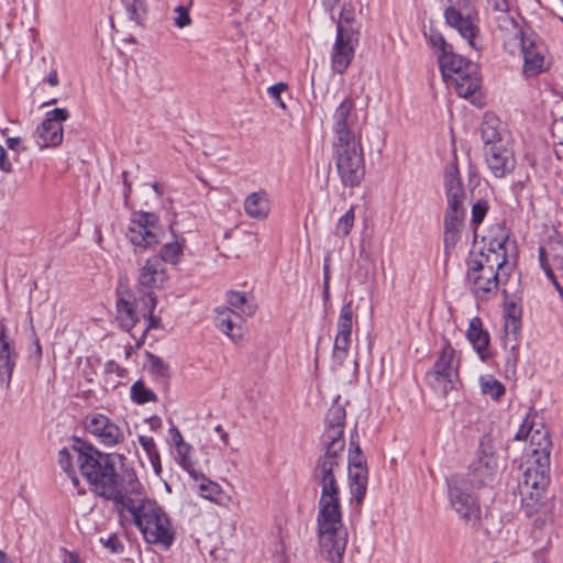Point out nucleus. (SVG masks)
I'll use <instances>...</instances> for the list:
<instances>
[{"instance_id": "9b49d317", "label": "nucleus", "mask_w": 563, "mask_h": 563, "mask_svg": "<svg viewBox=\"0 0 563 563\" xmlns=\"http://www.w3.org/2000/svg\"><path fill=\"white\" fill-rule=\"evenodd\" d=\"M126 238L136 247L152 249L164 238L158 217L153 212H139L131 219Z\"/></svg>"}, {"instance_id": "9d476101", "label": "nucleus", "mask_w": 563, "mask_h": 563, "mask_svg": "<svg viewBox=\"0 0 563 563\" xmlns=\"http://www.w3.org/2000/svg\"><path fill=\"white\" fill-rule=\"evenodd\" d=\"M498 470V457L494 451L492 439L484 435L481 439L477 457L468 467V481L474 487L492 485Z\"/></svg>"}, {"instance_id": "e2e57ef3", "label": "nucleus", "mask_w": 563, "mask_h": 563, "mask_svg": "<svg viewBox=\"0 0 563 563\" xmlns=\"http://www.w3.org/2000/svg\"><path fill=\"white\" fill-rule=\"evenodd\" d=\"M506 389H482L484 395H489L495 401H498L504 395Z\"/></svg>"}, {"instance_id": "c756f323", "label": "nucleus", "mask_w": 563, "mask_h": 563, "mask_svg": "<svg viewBox=\"0 0 563 563\" xmlns=\"http://www.w3.org/2000/svg\"><path fill=\"white\" fill-rule=\"evenodd\" d=\"M246 214L253 219H265L269 213V199L264 190L250 194L244 201Z\"/></svg>"}, {"instance_id": "ea45409f", "label": "nucleus", "mask_w": 563, "mask_h": 563, "mask_svg": "<svg viewBox=\"0 0 563 563\" xmlns=\"http://www.w3.org/2000/svg\"><path fill=\"white\" fill-rule=\"evenodd\" d=\"M355 221V208L351 206L350 209L339 218L333 234L338 238H346L352 228L354 227Z\"/></svg>"}, {"instance_id": "5701e85b", "label": "nucleus", "mask_w": 563, "mask_h": 563, "mask_svg": "<svg viewBox=\"0 0 563 563\" xmlns=\"http://www.w3.org/2000/svg\"><path fill=\"white\" fill-rule=\"evenodd\" d=\"M16 352L8 336V328L0 325V385H9L15 366Z\"/></svg>"}, {"instance_id": "a878e982", "label": "nucleus", "mask_w": 563, "mask_h": 563, "mask_svg": "<svg viewBox=\"0 0 563 563\" xmlns=\"http://www.w3.org/2000/svg\"><path fill=\"white\" fill-rule=\"evenodd\" d=\"M88 446L86 444H82L80 448L73 446L71 449H62L58 452V464L63 468V471L68 475V477L71 479L75 487L78 486L79 479L76 475L75 470V463L80 471V462L79 457L81 459L85 455H88Z\"/></svg>"}, {"instance_id": "f3484780", "label": "nucleus", "mask_w": 563, "mask_h": 563, "mask_svg": "<svg viewBox=\"0 0 563 563\" xmlns=\"http://www.w3.org/2000/svg\"><path fill=\"white\" fill-rule=\"evenodd\" d=\"M85 426L86 430L103 445L113 446L124 441L122 429L102 413L87 416Z\"/></svg>"}, {"instance_id": "4d7b16f0", "label": "nucleus", "mask_w": 563, "mask_h": 563, "mask_svg": "<svg viewBox=\"0 0 563 563\" xmlns=\"http://www.w3.org/2000/svg\"><path fill=\"white\" fill-rule=\"evenodd\" d=\"M479 385L486 387H504L500 382L495 379L492 375H483L479 377Z\"/></svg>"}, {"instance_id": "4c0bfd02", "label": "nucleus", "mask_w": 563, "mask_h": 563, "mask_svg": "<svg viewBox=\"0 0 563 563\" xmlns=\"http://www.w3.org/2000/svg\"><path fill=\"white\" fill-rule=\"evenodd\" d=\"M355 24V12L354 8L351 4H344L341 9L340 16L336 23V32H339L340 29L343 31H349V35H356L358 36V32Z\"/></svg>"}, {"instance_id": "bf43d9fd", "label": "nucleus", "mask_w": 563, "mask_h": 563, "mask_svg": "<svg viewBox=\"0 0 563 563\" xmlns=\"http://www.w3.org/2000/svg\"><path fill=\"white\" fill-rule=\"evenodd\" d=\"M106 372L108 375H111L113 373H115L118 376H123V373L125 372L123 368H121L119 366L118 363H115L114 361H109L107 364H106Z\"/></svg>"}, {"instance_id": "2eb2a0df", "label": "nucleus", "mask_w": 563, "mask_h": 563, "mask_svg": "<svg viewBox=\"0 0 563 563\" xmlns=\"http://www.w3.org/2000/svg\"><path fill=\"white\" fill-rule=\"evenodd\" d=\"M69 118V112L63 108L48 111L43 122L36 129L37 144L41 148L56 147L63 142L62 123Z\"/></svg>"}, {"instance_id": "13d9d810", "label": "nucleus", "mask_w": 563, "mask_h": 563, "mask_svg": "<svg viewBox=\"0 0 563 563\" xmlns=\"http://www.w3.org/2000/svg\"><path fill=\"white\" fill-rule=\"evenodd\" d=\"M7 146L14 151L15 153H20L25 151V147L22 145L21 137H8L7 139Z\"/></svg>"}, {"instance_id": "a19ab883", "label": "nucleus", "mask_w": 563, "mask_h": 563, "mask_svg": "<svg viewBox=\"0 0 563 563\" xmlns=\"http://www.w3.org/2000/svg\"><path fill=\"white\" fill-rule=\"evenodd\" d=\"M183 254V245L178 242H167L163 245L161 250V255L158 256L162 260V263H170L177 264L179 262L180 255Z\"/></svg>"}, {"instance_id": "79ce46f5", "label": "nucleus", "mask_w": 563, "mask_h": 563, "mask_svg": "<svg viewBox=\"0 0 563 563\" xmlns=\"http://www.w3.org/2000/svg\"><path fill=\"white\" fill-rule=\"evenodd\" d=\"M199 479L201 481L199 483L200 496L209 500H216L222 493L220 485L207 479L201 473H198V478L196 481L198 482Z\"/></svg>"}, {"instance_id": "6e6d98bb", "label": "nucleus", "mask_w": 563, "mask_h": 563, "mask_svg": "<svg viewBox=\"0 0 563 563\" xmlns=\"http://www.w3.org/2000/svg\"><path fill=\"white\" fill-rule=\"evenodd\" d=\"M0 169L7 174L13 172L12 163L2 145H0Z\"/></svg>"}, {"instance_id": "680f3d73", "label": "nucleus", "mask_w": 563, "mask_h": 563, "mask_svg": "<svg viewBox=\"0 0 563 563\" xmlns=\"http://www.w3.org/2000/svg\"><path fill=\"white\" fill-rule=\"evenodd\" d=\"M468 184L476 186L478 184V169L475 165L470 164L468 165Z\"/></svg>"}, {"instance_id": "ddd939ff", "label": "nucleus", "mask_w": 563, "mask_h": 563, "mask_svg": "<svg viewBox=\"0 0 563 563\" xmlns=\"http://www.w3.org/2000/svg\"><path fill=\"white\" fill-rule=\"evenodd\" d=\"M449 497L453 509L466 523H477L481 519V507L477 498L464 487L463 481L452 478L449 482Z\"/></svg>"}, {"instance_id": "603ef678", "label": "nucleus", "mask_w": 563, "mask_h": 563, "mask_svg": "<svg viewBox=\"0 0 563 563\" xmlns=\"http://www.w3.org/2000/svg\"><path fill=\"white\" fill-rule=\"evenodd\" d=\"M147 298H148V301H150V318H148V324L146 327V329L144 330V332H146L150 328H157L158 324H159V318L153 316V311L156 307V302H157V299H156V296L150 291L147 292ZM145 333H143L144 335Z\"/></svg>"}, {"instance_id": "4468645a", "label": "nucleus", "mask_w": 563, "mask_h": 563, "mask_svg": "<svg viewBox=\"0 0 563 563\" xmlns=\"http://www.w3.org/2000/svg\"><path fill=\"white\" fill-rule=\"evenodd\" d=\"M455 351L446 344L434 363L432 372L427 374V380L429 385H440L445 387L446 385L454 386L455 384H463L460 379L457 371V361L455 360Z\"/></svg>"}, {"instance_id": "49530a36", "label": "nucleus", "mask_w": 563, "mask_h": 563, "mask_svg": "<svg viewBox=\"0 0 563 563\" xmlns=\"http://www.w3.org/2000/svg\"><path fill=\"white\" fill-rule=\"evenodd\" d=\"M147 360H148V366L150 371L157 376L165 377L168 374V366L165 364V362L151 353H147Z\"/></svg>"}, {"instance_id": "423d86ee", "label": "nucleus", "mask_w": 563, "mask_h": 563, "mask_svg": "<svg viewBox=\"0 0 563 563\" xmlns=\"http://www.w3.org/2000/svg\"><path fill=\"white\" fill-rule=\"evenodd\" d=\"M515 34L503 41L506 52L522 56V74L525 77H534L550 67V54L541 36L529 25L521 26Z\"/></svg>"}, {"instance_id": "f8f14e48", "label": "nucleus", "mask_w": 563, "mask_h": 563, "mask_svg": "<svg viewBox=\"0 0 563 563\" xmlns=\"http://www.w3.org/2000/svg\"><path fill=\"white\" fill-rule=\"evenodd\" d=\"M332 121L334 134L332 143L362 141L361 130L357 126L355 103L351 98H345L338 106L332 115Z\"/></svg>"}, {"instance_id": "37998d69", "label": "nucleus", "mask_w": 563, "mask_h": 563, "mask_svg": "<svg viewBox=\"0 0 563 563\" xmlns=\"http://www.w3.org/2000/svg\"><path fill=\"white\" fill-rule=\"evenodd\" d=\"M351 346V336L335 335L333 344V358L338 364H342L349 354Z\"/></svg>"}, {"instance_id": "7c9ffc66", "label": "nucleus", "mask_w": 563, "mask_h": 563, "mask_svg": "<svg viewBox=\"0 0 563 563\" xmlns=\"http://www.w3.org/2000/svg\"><path fill=\"white\" fill-rule=\"evenodd\" d=\"M367 467L349 468V485L352 497L356 504H361L367 489Z\"/></svg>"}, {"instance_id": "3c124183", "label": "nucleus", "mask_w": 563, "mask_h": 563, "mask_svg": "<svg viewBox=\"0 0 563 563\" xmlns=\"http://www.w3.org/2000/svg\"><path fill=\"white\" fill-rule=\"evenodd\" d=\"M287 90V85L284 82H277L268 87L267 92L272 99H274L282 109H286V104L282 100V92Z\"/></svg>"}, {"instance_id": "f03ea898", "label": "nucleus", "mask_w": 563, "mask_h": 563, "mask_svg": "<svg viewBox=\"0 0 563 563\" xmlns=\"http://www.w3.org/2000/svg\"><path fill=\"white\" fill-rule=\"evenodd\" d=\"M80 474L90 489L104 499L112 500L118 509L136 492L139 482L125 456L109 454L88 446V455L80 460Z\"/></svg>"}, {"instance_id": "a211bd4d", "label": "nucleus", "mask_w": 563, "mask_h": 563, "mask_svg": "<svg viewBox=\"0 0 563 563\" xmlns=\"http://www.w3.org/2000/svg\"><path fill=\"white\" fill-rule=\"evenodd\" d=\"M446 23L455 29L460 35L465 38L468 45L476 52L482 51L483 45L479 36V29L473 21L470 13L456 9L454 5H449L444 11Z\"/></svg>"}, {"instance_id": "1a4fd4ad", "label": "nucleus", "mask_w": 563, "mask_h": 563, "mask_svg": "<svg viewBox=\"0 0 563 563\" xmlns=\"http://www.w3.org/2000/svg\"><path fill=\"white\" fill-rule=\"evenodd\" d=\"M331 154L341 184L347 188L358 187L365 176L362 141L332 143Z\"/></svg>"}, {"instance_id": "0e129e2a", "label": "nucleus", "mask_w": 563, "mask_h": 563, "mask_svg": "<svg viewBox=\"0 0 563 563\" xmlns=\"http://www.w3.org/2000/svg\"><path fill=\"white\" fill-rule=\"evenodd\" d=\"M82 374L86 377L87 383H93L92 375H96V374L88 363L82 367Z\"/></svg>"}, {"instance_id": "338daca9", "label": "nucleus", "mask_w": 563, "mask_h": 563, "mask_svg": "<svg viewBox=\"0 0 563 563\" xmlns=\"http://www.w3.org/2000/svg\"><path fill=\"white\" fill-rule=\"evenodd\" d=\"M214 431H216L217 433H219V435H220L221 440L223 441V443H224V444H228V442H229V435H228V433L223 430V428H222L220 424H218V426L214 428Z\"/></svg>"}, {"instance_id": "864d4df0", "label": "nucleus", "mask_w": 563, "mask_h": 563, "mask_svg": "<svg viewBox=\"0 0 563 563\" xmlns=\"http://www.w3.org/2000/svg\"><path fill=\"white\" fill-rule=\"evenodd\" d=\"M539 261L542 269L544 271L548 278L554 284L556 280L555 275L552 271L551 265L547 262V250L544 247H539Z\"/></svg>"}, {"instance_id": "72a5a7b5", "label": "nucleus", "mask_w": 563, "mask_h": 563, "mask_svg": "<svg viewBox=\"0 0 563 563\" xmlns=\"http://www.w3.org/2000/svg\"><path fill=\"white\" fill-rule=\"evenodd\" d=\"M139 442L145 451L155 475L159 476L162 473L161 456L154 439L152 437L140 435Z\"/></svg>"}, {"instance_id": "7ed1b4c3", "label": "nucleus", "mask_w": 563, "mask_h": 563, "mask_svg": "<svg viewBox=\"0 0 563 563\" xmlns=\"http://www.w3.org/2000/svg\"><path fill=\"white\" fill-rule=\"evenodd\" d=\"M534 420L536 415L528 413L515 435L516 440H529V448L520 466L522 470L520 481L531 482V485H549L552 442L543 424L534 428Z\"/></svg>"}, {"instance_id": "2f4dec72", "label": "nucleus", "mask_w": 563, "mask_h": 563, "mask_svg": "<svg viewBox=\"0 0 563 563\" xmlns=\"http://www.w3.org/2000/svg\"><path fill=\"white\" fill-rule=\"evenodd\" d=\"M228 307L231 308L239 316H253L257 309V306L251 300L244 292L229 291L227 294Z\"/></svg>"}, {"instance_id": "09e8293b", "label": "nucleus", "mask_w": 563, "mask_h": 563, "mask_svg": "<svg viewBox=\"0 0 563 563\" xmlns=\"http://www.w3.org/2000/svg\"><path fill=\"white\" fill-rule=\"evenodd\" d=\"M175 16H174V24L179 27H186L191 24V18L189 15V9L185 5H177L174 10Z\"/></svg>"}, {"instance_id": "aec40b11", "label": "nucleus", "mask_w": 563, "mask_h": 563, "mask_svg": "<svg viewBox=\"0 0 563 563\" xmlns=\"http://www.w3.org/2000/svg\"><path fill=\"white\" fill-rule=\"evenodd\" d=\"M531 482L519 481L518 492L520 495L521 507L528 517L538 514L548 501L549 485H531Z\"/></svg>"}, {"instance_id": "58836bf2", "label": "nucleus", "mask_w": 563, "mask_h": 563, "mask_svg": "<svg viewBox=\"0 0 563 563\" xmlns=\"http://www.w3.org/2000/svg\"><path fill=\"white\" fill-rule=\"evenodd\" d=\"M175 449L177 452L176 460H177L178 464L185 471H187L188 474L194 479H197L198 472L195 470L194 462L191 461V457H190L191 446L188 443L184 442L183 444L180 443L179 445L175 446Z\"/></svg>"}, {"instance_id": "39448f33", "label": "nucleus", "mask_w": 563, "mask_h": 563, "mask_svg": "<svg viewBox=\"0 0 563 563\" xmlns=\"http://www.w3.org/2000/svg\"><path fill=\"white\" fill-rule=\"evenodd\" d=\"M481 136L484 143L485 162L490 173L496 178L511 174L517 165L514 142L499 120L493 115H486L481 125Z\"/></svg>"}, {"instance_id": "dca6fc26", "label": "nucleus", "mask_w": 563, "mask_h": 563, "mask_svg": "<svg viewBox=\"0 0 563 563\" xmlns=\"http://www.w3.org/2000/svg\"><path fill=\"white\" fill-rule=\"evenodd\" d=\"M507 273H499L498 271H490L483 268V264H470L467 269V278L473 284L474 292L478 297H486L489 294L496 292L500 285H507L509 277L504 280Z\"/></svg>"}, {"instance_id": "c03bdc74", "label": "nucleus", "mask_w": 563, "mask_h": 563, "mask_svg": "<svg viewBox=\"0 0 563 563\" xmlns=\"http://www.w3.org/2000/svg\"><path fill=\"white\" fill-rule=\"evenodd\" d=\"M424 36L428 38L430 45L438 49L439 54H444V52H449V49L453 48L452 45L445 41L444 36L432 26H430L428 31H424Z\"/></svg>"}, {"instance_id": "f704fd0d", "label": "nucleus", "mask_w": 563, "mask_h": 563, "mask_svg": "<svg viewBox=\"0 0 563 563\" xmlns=\"http://www.w3.org/2000/svg\"><path fill=\"white\" fill-rule=\"evenodd\" d=\"M547 250V262L551 258L552 264L555 268L563 269V241L555 234L549 236L547 245L543 246Z\"/></svg>"}, {"instance_id": "bb28decb", "label": "nucleus", "mask_w": 563, "mask_h": 563, "mask_svg": "<svg viewBox=\"0 0 563 563\" xmlns=\"http://www.w3.org/2000/svg\"><path fill=\"white\" fill-rule=\"evenodd\" d=\"M536 515L538 517L533 521L531 536H536L537 532H540V536H537L538 550H542L550 542V534L555 517L553 511V504L544 505V507H542V509Z\"/></svg>"}, {"instance_id": "69168bd1", "label": "nucleus", "mask_w": 563, "mask_h": 563, "mask_svg": "<svg viewBox=\"0 0 563 563\" xmlns=\"http://www.w3.org/2000/svg\"><path fill=\"white\" fill-rule=\"evenodd\" d=\"M47 82L52 86V87H56L58 85V75H57V71L56 70H52L48 76H47Z\"/></svg>"}, {"instance_id": "473e14b6", "label": "nucleus", "mask_w": 563, "mask_h": 563, "mask_svg": "<svg viewBox=\"0 0 563 563\" xmlns=\"http://www.w3.org/2000/svg\"><path fill=\"white\" fill-rule=\"evenodd\" d=\"M117 313L121 327L126 330H131L137 322V316L133 305L126 299L120 298L117 301Z\"/></svg>"}, {"instance_id": "0eeeda50", "label": "nucleus", "mask_w": 563, "mask_h": 563, "mask_svg": "<svg viewBox=\"0 0 563 563\" xmlns=\"http://www.w3.org/2000/svg\"><path fill=\"white\" fill-rule=\"evenodd\" d=\"M444 189L448 200V209L444 217V245L448 249L454 247L459 241L465 218V209L463 207L465 191L455 155L444 169Z\"/></svg>"}, {"instance_id": "cd10ccee", "label": "nucleus", "mask_w": 563, "mask_h": 563, "mask_svg": "<svg viewBox=\"0 0 563 563\" xmlns=\"http://www.w3.org/2000/svg\"><path fill=\"white\" fill-rule=\"evenodd\" d=\"M493 10L497 13L495 20L498 31L501 35V41L511 34H515L522 25L511 15L508 14L509 3L507 0H488Z\"/></svg>"}, {"instance_id": "774afa93", "label": "nucleus", "mask_w": 563, "mask_h": 563, "mask_svg": "<svg viewBox=\"0 0 563 563\" xmlns=\"http://www.w3.org/2000/svg\"><path fill=\"white\" fill-rule=\"evenodd\" d=\"M64 563H80L79 558L77 554L73 552L67 553V558L65 559Z\"/></svg>"}, {"instance_id": "5fc2aeb1", "label": "nucleus", "mask_w": 563, "mask_h": 563, "mask_svg": "<svg viewBox=\"0 0 563 563\" xmlns=\"http://www.w3.org/2000/svg\"><path fill=\"white\" fill-rule=\"evenodd\" d=\"M100 542L103 543V545L109 549L112 553H120L123 551V544L118 539L117 536H110L108 539H100Z\"/></svg>"}, {"instance_id": "6e6552de", "label": "nucleus", "mask_w": 563, "mask_h": 563, "mask_svg": "<svg viewBox=\"0 0 563 563\" xmlns=\"http://www.w3.org/2000/svg\"><path fill=\"white\" fill-rule=\"evenodd\" d=\"M438 62L448 87L460 97L468 98L479 88L478 67L452 49L438 54Z\"/></svg>"}, {"instance_id": "c9c22d12", "label": "nucleus", "mask_w": 563, "mask_h": 563, "mask_svg": "<svg viewBox=\"0 0 563 563\" xmlns=\"http://www.w3.org/2000/svg\"><path fill=\"white\" fill-rule=\"evenodd\" d=\"M349 468H355V467H367L366 466V459L362 453L360 442H358V434L356 428L351 433L350 437V449H349Z\"/></svg>"}, {"instance_id": "f257e3e1", "label": "nucleus", "mask_w": 563, "mask_h": 563, "mask_svg": "<svg viewBox=\"0 0 563 563\" xmlns=\"http://www.w3.org/2000/svg\"><path fill=\"white\" fill-rule=\"evenodd\" d=\"M347 399L336 396L324 418L321 454L312 470V481L321 488L318 503L317 532L320 553L329 562L342 563L347 545V529L342 522L340 486L336 473L343 464L344 428Z\"/></svg>"}, {"instance_id": "6ab92c4d", "label": "nucleus", "mask_w": 563, "mask_h": 563, "mask_svg": "<svg viewBox=\"0 0 563 563\" xmlns=\"http://www.w3.org/2000/svg\"><path fill=\"white\" fill-rule=\"evenodd\" d=\"M358 36L349 35V31L342 29L336 32L335 42L331 53V67L334 73L343 74L351 64Z\"/></svg>"}, {"instance_id": "393cba45", "label": "nucleus", "mask_w": 563, "mask_h": 563, "mask_svg": "<svg viewBox=\"0 0 563 563\" xmlns=\"http://www.w3.org/2000/svg\"><path fill=\"white\" fill-rule=\"evenodd\" d=\"M503 294L505 298V329L507 333L517 336L521 327V297L517 294H511L508 286L504 287Z\"/></svg>"}, {"instance_id": "c85d7f7f", "label": "nucleus", "mask_w": 563, "mask_h": 563, "mask_svg": "<svg viewBox=\"0 0 563 563\" xmlns=\"http://www.w3.org/2000/svg\"><path fill=\"white\" fill-rule=\"evenodd\" d=\"M466 336L479 357L482 360H486L489 356V334L483 329V323L479 317H474L470 320Z\"/></svg>"}, {"instance_id": "e433bc0d", "label": "nucleus", "mask_w": 563, "mask_h": 563, "mask_svg": "<svg viewBox=\"0 0 563 563\" xmlns=\"http://www.w3.org/2000/svg\"><path fill=\"white\" fill-rule=\"evenodd\" d=\"M353 305L352 301L344 303L341 308L338 319V333L339 335L352 336L353 327Z\"/></svg>"}, {"instance_id": "4be33fe9", "label": "nucleus", "mask_w": 563, "mask_h": 563, "mask_svg": "<svg viewBox=\"0 0 563 563\" xmlns=\"http://www.w3.org/2000/svg\"><path fill=\"white\" fill-rule=\"evenodd\" d=\"M167 279L165 265L158 256L150 257L140 268L137 278L139 290H152L159 288Z\"/></svg>"}, {"instance_id": "a18cd8bd", "label": "nucleus", "mask_w": 563, "mask_h": 563, "mask_svg": "<svg viewBox=\"0 0 563 563\" xmlns=\"http://www.w3.org/2000/svg\"><path fill=\"white\" fill-rule=\"evenodd\" d=\"M128 16L139 23L145 13V0H122Z\"/></svg>"}, {"instance_id": "b1692460", "label": "nucleus", "mask_w": 563, "mask_h": 563, "mask_svg": "<svg viewBox=\"0 0 563 563\" xmlns=\"http://www.w3.org/2000/svg\"><path fill=\"white\" fill-rule=\"evenodd\" d=\"M216 312L214 323L217 328L233 342H239L243 336L242 317L231 308H217Z\"/></svg>"}, {"instance_id": "20e7f679", "label": "nucleus", "mask_w": 563, "mask_h": 563, "mask_svg": "<svg viewBox=\"0 0 563 563\" xmlns=\"http://www.w3.org/2000/svg\"><path fill=\"white\" fill-rule=\"evenodd\" d=\"M122 516L128 511L145 541L151 544H161L169 549L175 540V531L164 509L152 499H142L139 503L130 496L118 509Z\"/></svg>"}, {"instance_id": "de8ad7c7", "label": "nucleus", "mask_w": 563, "mask_h": 563, "mask_svg": "<svg viewBox=\"0 0 563 563\" xmlns=\"http://www.w3.org/2000/svg\"><path fill=\"white\" fill-rule=\"evenodd\" d=\"M488 211V202L484 199L477 200L472 207V223L477 225L482 223Z\"/></svg>"}, {"instance_id": "052dcab7", "label": "nucleus", "mask_w": 563, "mask_h": 563, "mask_svg": "<svg viewBox=\"0 0 563 563\" xmlns=\"http://www.w3.org/2000/svg\"><path fill=\"white\" fill-rule=\"evenodd\" d=\"M169 435H170V441L173 442V444L175 446L179 445L180 443L183 444L185 442L180 431L176 427H172L169 429Z\"/></svg>"}, {"instance_id": "412c9836", "label": "nucleus", "mask_w": 563, "mask_h": 563, "mask_svg": "<svg viewBox=\"0 0 563 563\" xmlns=\"http://www.w3.org/2000/svg\"><path fill=\"white\" fill-rule=\"evenodd\" d=\"M507 242V236H503L499 240H494L489 243L487 247V253L481 251L476 255H471L468 260V265L474 263L483 264V268L490 271H498L499 273H506L507 261H506V251L505 244Z\"/></svg>"}, {"instance_id": "8fccbe9b", "label": "nucleus", "mask_w": 563, "mask_h": 563, "mask_svg": "<svg viewBox=\"0 0 563 563\" xmlns=\"http://www.w3.org/2000/svg\"><path fill=\"white\" fill-rule=\"evenodd\" d=\"M131 398L136 404H145L156 400L153 389H131Z\"/></svg>"}]
</instances>
